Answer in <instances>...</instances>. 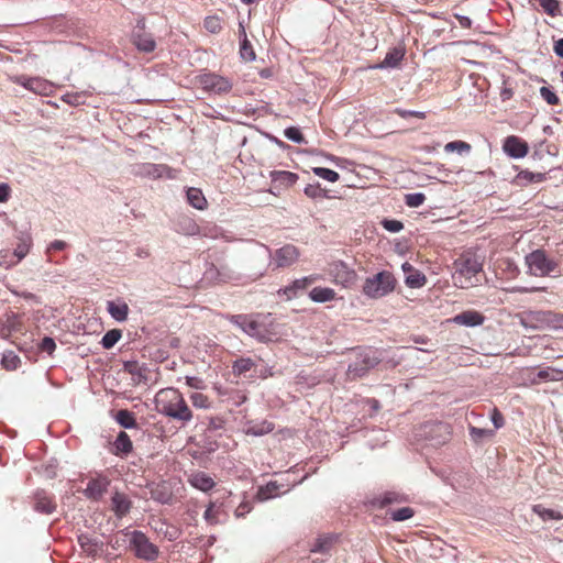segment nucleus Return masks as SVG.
Masks as SVG:
<instances>
[{"mask_svg": "<svg viewBox=\"0 0 563 563\" xmlns=\"http://www.w3.org/2000/svg\"><path fill=\"white\" fill-rule=\"evenodd\" d=\"M453 283L455 286L466 289L478 282L477 275L483 269V262L473 252L461 254L453 263Z\"/></svg>", "mask_w": 563, "mask_h": 563, "instance_id": "nucleus-1", "label": "nucleus"}, {"mask_svg": "<svg viewBox=\"0 0 563 563\" xmlns=\"http://www.w3.org/2000/svg\"><path fill=\"white\" fill-rule=\"evenodd\" d=\"M232 321L245 333L258 341H272L277 334L275 331V322L271 313L251 316L238 314L232 317Z\"/></svg>", "mask_w": 563, "mask_h": 563, "instance_id": "nucleus-2", "label": "nucleus"}, {"mask_svg": "<svg viewBox=\"0 0 563 563\" xmlns=\"http://www.w3.org/2000/svg\"><path fill=\"white\" fill-rule=\"evenodd\" d=\"M155 400L163 415L181 422H189L192 419V412L178 390L162 389L157 393Z\"/></svg>", "mask_w": 563, "mask_h": 563, "instance_id": "nucleus-3", "label": "nucleus"}, {"mask_svg": "<svg viewBox=\"0 0 563 563\" xmlns=\"http://www.w3.org/2000/svg\"><path fill=\"white\" fill-rule=\"evenodd\" d=\"M397 279L389 271H382L364 280L362 292L371 299L383 298L395 290Z\"/></svg>", "mask_w": 563, "mask_h": 563, "instance_id": "nucleus-4", "label": "nucleus"}, {"mask_svg": "<svg viewBox=\"0 0 563 563\" xmlns=\"http://www.w3.org/2000/svg\"><path fill=\"white\" fill-rule=\"evenodd\" d=\"M527 274L534 277H547L559 273L560 263L549 256L544 250H534L525 257Z\"/></svg>", "mask_w": 563, "mask_h": 563, "instance_id": "nucleus-5", "label": "nucleus"}, {"mask_svg": "<svg viewBox=\"0 0 563 563\" xmlns=\"http://www.w3.org/2000/svg\"><path fill=\"white\" fill-rule=\"evenodd\" d=\"M300 256L299 247L295 244L286 243L274 251H269V265L274 271L289 268L298 263Z\"/></svg>", "mask_w": 563, "mask_h": 563, "instance_id": "nucleus-6", "label": "nucleus"}, {"mask_svg": "<svg viewBox=\"0 0 563 563\" xmlns=\"http://www.w3.org/2000/svg\"><path fill=\"white\" fill-rule=\"evenodd\" d=\"M328 274L331 282L343 288H351L356 284L357 274L353 268H350L344 262L336 261L329 265Z\"/></svg>", "mask_w": 563, "mask_h": 563, "instance_id": "nucleus-7", "label": "nucleus"}, {"mask_svg": "<svg viewBox=\"0 0 563 563\" xmlns=\"http://www.w3.org/2000/svg\"><path fill=\"white\" fill-rule=\"evenodd\" d=\"M197 81L203 90L214 93H227L232 88L228 78L214 73L201 74L197 77Z\"/></svg>", "mask_w": 563, "mask_h": 563, "instance_id": "nucleus-8", "label": "nucleus"}, {"mask_svg": "<svg viewBox=\"0 0 563 563\" xmlns=\"http://www.w3.org/2000/svg\"><path fill=\"white\" fill-rule=\"evenodd\" d=\"M269 178L272 186L271 192L277 195L282 190L292 187L299 177L297 174L288 170H272L269 172Z\"/></svg>", "mask_w": 563, "mask_h": 563, "instance_id": "nucleus-9", "label": "nucleus"}, {"mask_svg": "<svg viewBox=\"0 0 563 563\" xmlns=\"http://www.w3.org/2000/svg\"><path fill=\"white\" fill-rule=\"evenodd\" d=\"M131 545L139 558L154 560L157 556L156 548L148 541L146 536L140 531L132 533Z\"/></svg>", "mask_w": 563, "mask_h": 563, "instance_id": "nucleus-10", "label": "nucleus"}, {"mask_svg": "<svg viewBox=\"0 0 563 563\" xmlns=\"http://www.w3.org/2000/svg\"><path fill=\"white\" fill-rule=\"evenodd\" d=\"M485 320L486 317L482 312L474 309H468L448 319V322H452L462 327L473 328L482 325Z\"/></svg>", "mask_w": 563, "mask_h": 563, "instance_id": "nucleus-11", "label": "nucleus"}, {"mask_svg": "<svg viewBox=\"0 0 563 563\" xmlns=\"http://www.w3.org/2000/svg\"><path fill=\"white\" fill-rule=\"evenodd\" d=\"M376 364H378V360L374 355L357 354L356 360L349 365L347 374L353 378L362 377Z\"/></svg>", "mask_w": 563, "mask_h": 563, "instance_id": "nucleus-12", "label": "nucleus"}, {"mask_svg": "<svg viewBox=\"0 0 563 563\" xmlns=\"http://www.w3.org/2000/svg\"><path fill=\"white\" fill-rule=\"evenodd\" d=\"M504 152L512 158H522L529 152V145L526 141L517 135H509L503 144Z\"/></svg>", "mask_w": 563, "mask_h": 563, "instance_id": "nucleus-13", "label": "nucleus"}, {"mask_svg": "<svg viewBox=\"0 0 563 563\" xmlns=\"http://www.w3.org/2000/svg\"><path fill=\"white\" fill-rule=\"evenodd\" d=\"M136 31L132 34V43L135 47L143 53H152L156 48V42L151 33L144 31V22L142 25H137Z\"/></svg>", "mask_w": 563, "mask_h": 563, "instance_id": "nucleus-14", "label": "nucleus"}, {"mask_svg": "<svg viewBox=\"0 0 563 563\" xmlns=\"http://www.w3.org/2000/svg\"><path fill=\"white\" fill-rule=\"evenodd\" d=\"M531 374L533 375L532 377H530V382L532 384L563 379V368H558V367H545V368L539 369L536 373L533 372Z\"/></svg>", "mask_w": 563, "mask_h": 563, "instance_id": "nucleus-15", "label": "nucleus"}, {"mask_svg": "<svg viewBox=\"0 0 563 563\" xmlns=\"http://www.w3.org/2000/svg\"><path fill=\"white\" fill-rule=\"evenodd\" d=\"M402 269L406 274L405 283L408 287L411 288H420L423 287L427 283L426 275L419 269L411 266L409 263H405L402 265Z\"/></svg>", "mask_w": 563, "mask_h": 563, "instance_id": "nucleus-16", "label": "nucleus"}, {"mask_svg": "<svg viewBox=\"0 0 563 563\" xmlns=\"http://www.w3.org/2000/svg\"><path fill=\"white\" fill-rule=\"evenodd\" d=\"M109 481L106 477H98L89 481L84 494L90 499H99L106 492Z\"/></svg>", "mask_w": 563, "mask_h": 563, "instance_id": "nucleus-17", "label": "nucleus"}, {"mask_svg": "<svg viewBox=\"0 0 563 563\" xmlns=\"http://www.w3.org/2000/svg\"><path fill=\"white\" fill-rule=\"evenodd\" d=\"M15 82L20 84L24 88L33 91L37 95H47L49 90L48 81L42 78H24L20 77L15 79Z\"/></svg>", "mask_w": 563, "mask_h": 563, "instance_id": "nucleus-18", "label": "nucleus"}, {"mask_svg": "<svg viewBox=\"0 0 563 563\" xmlns=\"http://www.w3.org/2000/svg\"><path fill=\"white\" fill-rule=\"evenodd\" d=\"M189 483L197 489L208 492L213 488L214 481L203 472H196L190 475Z\"/></svg>", "mask_w": 563, "mask_h": 563, "instance_id": "nucleus-19", "label": "nucleus"}, {"mask_svg": "<svg viewBox=\"0 0 563 563\" xmlns=\"http://www.w3.org/2000/svg\"><path fill=\"white\" fill-rule=\"evenodd\" d=\"M108 312L117 321H124L128 318L129 306L122 300L108 301Z\"/></svg>", "mask_w": 563, "mask_h": 563, "instance_id": "nucleus-20", "label": "nucleus"}, {"mask_svg": "<svg viewBox=\"0 0 563 563\" xmlns=\"http://www.w3.org/2000/svg\"><path fill=\"white\" fill-rule=\"evenodd\" d=\"M309 298L314 302H328L336 298V292L329 287H314L310 290Z\"/></svg>", "mask_w": 563, "mask_h": 563, "instance_id": "nucleus-21", "label": "nucleus"}, {"mask_svg": "<svg viewBox=\"0 0 563 563\" xmlns=\"http://www.w3.org/2000/svg\"><path fill=\"white\" fill-rule=\"evenodd\" d=\"M547 179L545 173H533L528 169L520 170L516 176V181L519 185H528L532 183H542Z\"/></svg>", "mask_w": 563, "mask_h": 563, "instance_id": "nucleus-22", "label": "nucleus"}, {"mask_svg": "<svg viewBox=\"0 0 563 563\" xmlns=\"http://www.w3.org/2000/svg\"><path fill=\"white\" fill-rule=\"evenodd\" d=\"M130 507H131V503L128 500V498L123 494L115 493L112 496V509L114 510L117 516H119V517L125 516L129 512Z\"/></svg>", "mask_w": 563, "mask_h": 563, "instance_id": "nucleus-23", "label": "nucleus"}, {"mask_svg": "<svg viewBox=\"0 0 563 563\" xmlns=\"http://www.w3.org/2000/svg\"><path fill=\"white\" fill-rule=\"evenodd\" d=\"M187 200L190 206L198 210H203L207 207V200L202 191L198 188L191 187L187 190Z\"/></svg>", "mask_w": 563, "mask_h": 563, "instance_id": "nucleus-24", "label": "nucleus"}, {"mask_svg": "<svg viewBox=\"0 0 563 563\" xmlns=\"http://www.w3.org/2000/svg\"><path fill=\"white\" fill-rule=\"evenodd\" d=\"M307 289L305 280L302 278L295 279L291 284L285 286L284 288L278 290V294H283L286 296L288 300L296 298L298 294L302 290Z\"/></svg>", "mask_w": 563, "mask_h": 563, "instance_id": "nucleus-25", "label": "nucleus"}, {"mask_svg": "<svg viewBox=\"0 0 563 563\" xmlns=\"http://www.w3.org/2000/svg\"><path fill=\"white\" fill-rule=\"evenodd\" d=\"M88 97H90V92H88L86 90L71 91V92H66L62 97V100L69 106L77 107L80 104H85L87 102Z\"/></svg>", "mask_w": 563, "mask_h": 563, "instance_id": "nucleus-26", "label": "nucleus"}, {"mask_svg": "<svg viewBox=\"0 0 563 563\" xmlns=\"http://www.w3.org/2000/svg\"><path fill=\"white\" fill-rule=\"evenodd\" d=\"M404 56H405L404 49L393 48L386 54V56H385L384 60L382 62V64L379 65V67H382V68L383 67H393V68L397 67L400 64V62L402 60Z\"/></svg>", "mask_w": 563, "mask_h": 563, "instance_id": "nucleus-27", "label": "nucleus"}, {"mask_svg": "<svg viewBox=\"0 0 563 563\" xmlns=\"http://www.w3.org/2000/svg\"><path fill=\"white\" fill-rule=\"evenodd\" d=\"M278 494L279 485L276 482H269L267 485L258 488L256 497L260 501H265L278 496Z\"/></svg>", "mask_w": 563, "mask_h": 563, "instance_id": "nucleus-28", "label": "nucleus"}, {"mask_svg": "<svg viewBox=\"0 0 563 563\" xmlns=\"http://www.w3.org/2000/svg\"><path fill=\"white\" fill-rule=\"evenodd\" d=\"M114 448L117 453H123L128 454L132 451V441L130 440V437L124 432L121 431L115 441H114Z\"/></svg>", "mask_w": 563, "mask_h": 563, "instance_id": "nucleus-29", "label": "nucleus"}, {"mask_svg": "<svg viewBox=\"0 0 563 563\" xmlns=\"http://www.w3.org/2000/svg\"><path fill=\"white\" fill-rule=\"evenodd\" d=\"M203 27L211 34H219L223 29V21L218 15H208L203 20Z\"/></svg>", "mask_w": 563, "mask_h": 563, "instance_id": "nucleus-30", "label": "nucleus"}, {"mask_svg": "<svg viewBox=\"0 0 563 563\" xmlns=\"http://www.w3.org/2000/svg\"><path fill=\"white\" fill-rule=\"evenodd\" d=\"M115 420L120 426L126 429H132L136 427V420L134 415L129 410H119L115 416Z\"/></svg>", "mask_w": 563, "mask_h": 563, "instance_id": "nucleus-31", "label": "nucleus"}, {"mask_svg": "<svg viewBox=\"0 0 563 563\" xmlns=\"http://www.w3.org/2000/svg\"><path fill=\"white\" fill-rule=\"evenodd\" d=\"M532 510L544 521L563 519V516L560 512L544 508L542 505H534Z\"/></svg>", "mask_w": 563, "mask_h": 563, "instance_id": "nucleus-32", "label": "nucleus"}, {"mask_svg": "<svg viewBox=\"0 0 563 563\" xmlns=\"http://www.w3.org/2000/svg\"><path fill=\"white\" fill-rule=\"evenodd\" d=\"M333 542L332 537L323 536L316 540L314 544L310 549L313 553H328Z\"/></svg>", "mask_w": 563, "mask_h": 563, "instance_id": "nucleus-33", "label": "nucleus"}, {"mask_svg": "<svg viewBox=\"0 0 563 563\" xmlns=\"http://www.w3.org/2000/svg\"><path fill=\"white\" fill-rule=\"evenodd\" d=\"M253 367H255V363L251 358L242 357L234 362L233 373L236 375H242L250 372Z\"/></svg>", "mask_w": 563, "mask_h": 563, "instance_id": "nucleus-34", "label": "nucleus"}, {"mask_svg": "<svg viewBox=\"0 0 563 563\" xmlns=\"http://www.w3.org/2000/svg\"><path fill=\"white\" fill-rule=\"evenodd\" d=\"M35 509L40 512L52 514L55 509V505L48 497L44 495H37L35 501Z\"/></svg>", "mask_w": 563, "mask_h": 563, "instance_id": "nucleus-35", "label": "nucleus"}, {"mask_svg": "<svg viewBox=\"0 0 563 563\" xmlns=\"http://www.w3.org/2000/svg\"><path fill=\"white\" fill-rule=\"evenodd\" d=\"M121 331L118 329L108 331L101 340L102 347L106 350L113 347V345L121 339Z\"/></svg>", "mask_w": 563, "mask_h": 563, "instance_id": "nucleus-36", "label": "nucleus"}, {"mask_svg": "<svg viewBox=\"0 0 563 563\" xmlns=\"http://www.w3.org/2000/svg\"><path fill=\"white\" fill-rule=\"evenodd\" d=\"M2 366L8 371H14L19 367L21 360L18 354H1Z\"/></svg>", "mask_w": 563, "mask_h": 563, "instance_id": "nucleus-37", "label": "nucleus"}, {"mask_svg": "<svg viewBox=\"0 0 563 563\" xmlns=\"http://www.w3.org/2000/svg\"><path fill=\"white\" fill-rule=\"evenodd\" d=\"M313 173L321 177L322 179H325L330 183H335L339 180L340 178V175L339 173H336L335 170H332L330 168H325V167H314L313 169Z\"/></svg>", "mask_w": 563, "mask_h": 563, "instance_id": "nucleus-38", "label": "nucleus"}, {"mask_svg": "<svg viewBox=\"0 0 563 563\" xmlns=\"http://www.w3.org/2000/svg\"><path fill=\"white\" fill-rule=\"evenodd\" d=\"M445 152H459V153H468L471 151V145L464 141H453L449 142L444 146Z\"/></svg>", "mask_w": 563, "mask_h": 563, "instance_id": "nucleus-39", "label": "nucleus"}, {"mask_svg": "<svg viewBox=\"0 0 563 563\" xmlns=\"http://www.w3.org/2000/svg\"><path fill=\"white\" fill-rule=\"evenodd\" d=\"M415 515V511L410 507H404L397 510L390 511V518L394 521H404L410 519Z\"/></svg>", "mask_w": 563, "mask_h": 563, "instance_id": "nucleus-40", "label": "nucleus"}, {"mask_svg": "<svg viewBox=\"0 0 563 563\" xmlns=\"http://www.w3.org/2000/svg\"><path fill=\"white\" fill-rule=\"evenodd\" d=\"M426 201V196L422 192L408 194L405 196V202L410 208H418Z\"/></svg>", "mask_w": 563, "mask_h": 563, "instance_id": "nucleus-41", "label": "nucleus"}, {"mask_svg": "<svg viewBox=\"0 0 563 563\" xmlns=\"http://www.w3.org/2000/svg\"><path fill=\"white\" fill-rule=\"evenodd\" d=\"M540 95L541 97L547 101L550 106H558L560 103V99L556 96V93L549 87H541L540 88Z\"/></svg>", "mask_w": 563, "mask_h": 563, "instance_id": "nucleus-42", "label": "nucleus"}, {"mask_svg": "<svg viewBox=\"0 0 563 563\" xmlns=\"http://www.w3.org/2000/svg\"><path fill=\"white\" fill-rule=\"evenodd\" d=\"M190 400L196 408L207 409L210 407L209 398L201 393H192Z\"/></svg>", "mask_w": 563, "mask_h": 563, "instance_id": "nucleus-43", "label": "nucleus"}, {"mask_svg": "<svg viewBox=\"0 0 563 563\" xmlns=\"http://www.w3.org/2000/svg\"><path fill=\"white\" fill-rule=\"evenodd\" d=\"M303 191L306 196L312 199L327 197V190L321 188L319 184L308 185Z\"/></svg>", "mask_w": 563, "mask_h": 563, "instance_id": "nucleus-44", "label": "nucleus"}, {"mask_svg": "<svg viewBox=\"0 0 563 563\" xmlns=\"http://www.w3.org/2000/svg\"><path fill=\"white\" fill-rule=\"evenodd\" d=\"M539 4L551 16H555L559 11L558 0H539Z\"/></svg>", "mask_w": 563, "mask_h": 563, "instance_id": "nucleus-45", "label": "nucleus"}, {"mask_svg": "<svg viewBox=\"0 0 563 563\" xmlns=\"http://www.w3.org/2000/svg\"><path fill=\"white\" fill-rule=\"evenodd\" d=\"M285 136L292 141V142H296V143H303L305 142V137L302 135V133L300 132L299 129L295 128V126H290V128H287L284 132Z\"/></svg>", "mask_w": 563, "mask_h": 563, "instance_id": "nucleus-46", "label": "nucleus"}, {"mask_svg": "<svg viewBox=\"0 0 563 563\" xmlns=\"http://www.w3.org/2000/svg\"><path fill=\"white\" fill-rule=\"evenodd\" d=\"M382 225L385 230L393 233H397L404 229L402 222L395 219H385L382 221Z\"/></svg>", "mask_w": 563, "mask_h": 563, "instance_id": "nucleus-47", "label": "nucleus"}, {"mask_svg": "<svg viewBox=\"0 0 563 563\" xmlns=\"http://www.w3.org/2000/svg\"><path fill=\"white\" fill-rule=\"evenodd\" d=\"M470 434L474 441H481L484 438L493 437L494 431L487 429H481L476 427L470 428Z\"/></svg>", "mask_w": 563, "mask_h": 563, "instance_id": "nucleus-48", "label": "nucleus"}, {"mask_svg": "<svg viewBox=\"0 0 563 563\" xmlns=\"http://www.w3.org/2000/svg\"><path fill=\"white\" fill-rule=\"evenodd\" d=\"M393 112L402 119H407L409 117L421 120L426 119V113L421 111L404 110L401 108H396Z\"/></svg>", "mask_w": 563, "mask_h": 563, "instance_id": "nucleus-49", "label": "nucleus"}, {"mask_svg": "<svg viewBox=\"0 0 563 563\" xmlns=\"http://www.w3.org/2000/svg\"><path fill=\"white\" fill-rule=\"evenodd\" d=\"M240 53H241V56L246 60H253L255 58V53L253 51V47L246 38H244V41L241 44Z\"/></svg>", "mask_w": 563, "mask_h": 563, "instance_id": "nucleus-50", "label": "nucleus"}, {"mask_svg": "<svg viewBox=\"0 0 563 563\" xmlns=\"http://www.w3.org/2000/svg\"><path fill=\"white\" fill-rule=\"evenodd\" d=\"M38 347L43 352H54V350L56 349V344L52 338L45 336L42 339L41 343L38 344Z\"/></svg>", "mask_w": 563, "mask_h": 563, "instance_id": "nucleus-51", "label": "nucleus"}, {"mask_svg": "<svg viewBox=\"0 0 563 563\" xmlns=\"http://www.w3.org/2000/svg\"><path fill=\"white\" fill-rule=\"evenodd\" d=\"M151 494H152V497L154 499L158 500L162 504H166V503H168L170 500V494L169 493H165V492H161L159 487H156L155 489H152Z\"/></svg>", "mask_w": 563, "mask_h": 563, "instance_id": "nucleus-52", "label": "nucleus"}, {"mask_svg": "<svg viewBox=\"0 0 563 563\" xmlns=\"http://www.w3.org/2000/svg\"><path fill=\"white\" fill-rule=\"evenodd\" d=\"M396 501H398V497H397V495H396V494H393V493H387V494H385V495H384V497H383L382 499H377V500L375 501V504H376L378 507L383 508V507H385L386 505H388V504H393V503H396Z\"/></svg>", "mask_w": 563, "mask_h": 563, "instance_id": "nucleus-53", "label": "nucleus"}, {"mask_svg": "<svg viewBox=\"0 0 563 563\" xmlns=\"http://www.w3.org/2000/svg\"><path fill=\"white\" fill-rule=\"evenodd\" d=\"M274 429L273 424L269 422H264L261 427H252L250 429V432H252L255 435H261L264 433H268Z\"/></svg>", "mask_w": 563, "mask_h": 563, "instance_id": "nucleus-54", "label": "nucleus"}, {"mask_svg": "<svg viewBox=\"0 0 563 563\" xmlns=\"http://www.w3.org/2000/svg\"><path fill=\"white\" fill-rule=\"evenodd\" d=\"M492 422L494 423L496 429H499L504 426V417L497 408H494L490 415Z\"/></svg>", "mask_w": 563, "mask_h": 563, "instance_id": "nucleus-55", "label": "nucleus"}, {"mask_svg": "<svg viewBox=\"0 0 563 563\" xmlns=\"http://www.w3.org/2000/svg\"><path fill=\"white\" fill-rule=\"evenodd\" d=\"M11 189L8 184H0V202H7L10 198Z\"/></svg>", "mask_w": 563, "mask_h": 563, "instance_id": "nucleus-56", "label": "nucleus"}, {"mask_svg": "<svg viewBox=\"0 0 563 563\" xmlns=\"http://www.w3.org/2000/svg\"><path fill=\"white\" fill-rule=\"evenodd\" d=\"M186 383L189 387L195 388V389H201L203 386L202 380L195 376H187Z\"/></svg>", "mask_w": 563, "mask_h": 563, "instance_id": "nucleus-57", "label": "nucleus"}, {"mask_svg": "<svg viewBox=\"0 0 563 563\" xmlns=\"http://www.w3.org/2000/svg\"><path fill=\"white\" fill-rule=\"evenodd\" d=\"M66 246V242L56 240L48 245L46 253L49 254L52 251H63Z\"/></svg>", "mask_w": 563, "mask_h": 563, "instance_id": "nucleus-58", "label": "nucleus"}, {"mask_svg": "<svg viewBox=\"0 0 563 563\" xmlns=\"http://www.w3.org/2000/svg\"><path fill=\"white\" fill-rule=\"evenodd\" d=\"M30 246L27 244H19L14 251V255L18 257V262L21 261L27 253Z\"/></svg>", "mask_w": 563, "mask_h": 563, "instance_id": "nucleus-59", "label": "nucleus"}, {"mask_svg": "<svg viewBox=\"0 0 563 563\" xmlns=\"http://www.w3.org/2000/svg\"><path fill=\"white\" fill-rule=\"evenodd\" d=\"M454 18L459 21L462 27L470 29L472 26V20L468 16L455 13Z\"/></svg>", "mask_w": 563, "mask_h": 563, "instance_id": "nucleus-60", "label": "nucleus"}, {"mask_svg": "<svg viewBox=\"0 0 563 563\" xmlns=\"http://www.w3.org/2000/svg\"><path fill=\"white\" fill-rule=\"evenodd\" d=\"M302 279L305 280V284H306V286H307V288H308L311 284H313V283H316V282H318V280H320V279H321V276H320V275H318V274H312V275H309V276L302 277Z\"/></svg>", "mask_w": 563, "mask_h": 563, "instance_id": "nucleus-61", "label": "nucleus"}, {"mask_svg": "<svg viewBox=\"0 0 563 563\" xmlns=\"http://www.w3.org/2000/svg\"><path fill=\"white\" fill-rule=\"evenodd\" d=\"M205 519L209 522H214L213 504H210L205 511Z\"/></svg>", "mask_w": 563, "mask_h": 563, "instance_id": "nucleus-62", "label": "nucleus"}, {"mask_svg": "<svg viewBox=\"0 0 563 563\" xmlns=\"http://www.w3.org/2000/svg\"><path fill=\"white\" fill-rule=\"evenodd\" d=\"M553 49L558 56L563 58V38H560L554 43Z\"/></svg>", "mask_w": 563, "mask_h": 563, "instance_id": "nucleus-63", "label": "nucleus"}, {"mask_svg": "<svg viewBox=\"0 0 563 563\" xmlns=\"http://www.w3.org/2000/svg\"><path fill=\"white\" fill-rule=\"evenodd\" d=\"M512 96H514V91L511 88L505 87L500 92V98L503 101H507V100L511 99Z\"/></svg>", "mask_w": 563, "mask_h": 563, "instance_id": "nucleus-64", "label": "nucleus"}]
</instances>
